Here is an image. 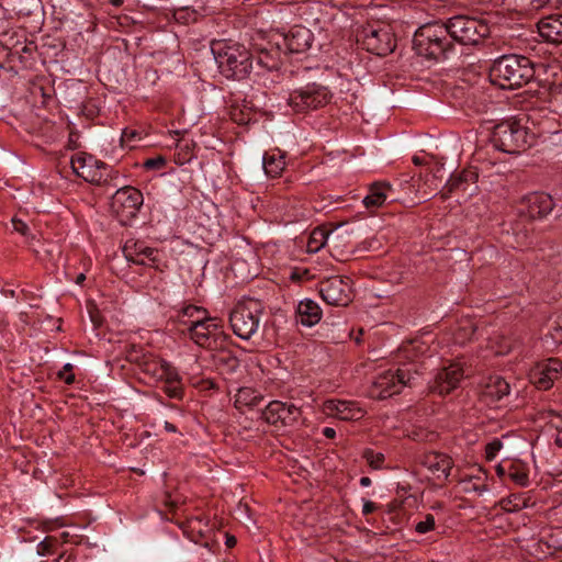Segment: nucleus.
Returning <instances> with one entry per match:
<instances>
[{
    "label": "nucleus",
    "mask_w": 562,
    "mask_h": 562,
    "mask_svg": "<svg viewBox=\"0 0 562 562\" xmlns=\"http://www.w3.org/2000/svg\"><path fill=\"white\" fill-rule=\"evenodd\" d=\"M176 146L180 149V150H183L186 151L184 154V157L183 159L184 160H190L191 157H192V150L195 146V143L193 140H188V139H179L176 144Z\"/></svg>",
    "instance_id": "45"
},
{
    "label": "nucleus",
    "mask_w": 562,
    "mask_h": 562,
    "mask_svg": "<svg viewBox=\"0 0 562 562\" xmlns=\"http://www.w3.org/2000/svg\"><path fill=\"white\" fill-rule=\"evenodd\" d=\"M162 390L171 398L182 397L183 391L180 382L164 383Z\"/></svg>",
    "instance_id": "40"
},
{
    "label": "nucleus",
    "mask_w": 562,
    "mask_h": 562,
    "mask_svg": "<svg viewBox=\"0 0 562 562\" xmlns=\"http://www.w3.org/2000/svg\"><path fill=\"white\" fill-rule=\"evenodd\" d=\"M12 225L15 232L20 233L23 236H26L29 234V226L25 222L22 220H19L16 217L12 218Z\"/></svg>",
    "instance_id": "48"
},
{
    "label": "nucleus",
    "mask_w": 562,
    "mask_h": 562,
    "mask_svg": "<svg viewBox=\"0 0 562 562\" xmlns=\"http://www.w3.org/2000/svg\"><path fill=\"white\" fill-rule=\"evenodd\" d=\"M423 464L430 474L441 481H447L453 468L452 459L441 452H428L424 456Z\"/></svg>",
    "instance_id": "19"
},
{
    "label": "nucleus",
    "mask_w": 562,
    "mask_h": 562,
    "mask_svg": "<svg viewBox=\"0 0 562 562\" xmlns=\"http://www.w3.org/2000/svg\"><path fill=\"white\" fill-rule=\"evenodd\" d=\"M252 113L249 109L234 105L231 109V119L238 125H246L251 121Z\"/></svg>",
    "instance_id": "32"
},
{
    "label": "nucleus",
    "mask_w": 562,
    "mask_h": 562,
    "mask_svg": "<svg viewBox=\"0 0 562 562\" xmlns=\"http://www.w3.org/2000/svg\"><path fill=\"white\" fill-rule=\"evenodd\" d=\"M297 322L304 326H313L317 324L322 318L321 307L313 300L306 299L297 305Z\"/></svg>",
    "instance_id": "25"
},
{
    "label": "nucleus",
    "mask_w": 562,
    "mask_h": 562,
    "mask_svg": "<svg viewBox=\"0 0 562 562\" xmlns=\"http://www.w3.org/2000/svg\"><path fill=\"white\" fill-rule=\"evenodd\" d=\"M412 161L416 166H422L424 164V159L419 156H413Z\"/></svg>",
    "instance_id": "58"
},
{
    "label": "nucleus",
    "mask_w": 562,
    "mask_h": 562,
    "mask_svg": "<svg viewBox=\"0 0 562 562\" xmlns=\"http://www.w3.org/2000/svg\"><path fill=\"white\" fill-rule=\"evenodd\" d=\"M508 475L516 484L520 486L528 485L529 477L525 471L519 470L517 468H510Z\"/></svg>",
    "instance_id": "39"
},
{
    "label": "nucleus",
    "mask_w": 562,
    "mask_h": 562,
    "mask_svg": "<svg viewBox=\"0 0 562 562\" xmlns=\"http://www.w3.org/2000/svg\"><path fill=\"white\" fill-rule=\"evenodd\" d=\"M331 94L329 90L317 83L293 90L288 99V104L295 113H306L317 110L329 103Z\"/></svg>",
    "instance_id": "8"
},
{
    "label": "nucleus",
    "mask_w": 562,
    "mask_h": 562,
    "mask_svg": "<svg viewBox=\"0 0 562 562\" xmlns=\"http://www.w3.org/2000/svg\"><path fill=\"white\" fill-rule=\"evenodd\" d=\"M535 76L531 60L521 55H504L490 69V80L502 89H517L527 85Z\"/></svg>",
    "instance_id": "1"
},
{
    "label": "nucleus",
    "mask_w": 562,
    "mask_h": 562,
    "mask_svg": "<svg viewBox=\"0 0 562 562\" xmlns=\"http://www.w3.org/2000/svg\"><path fill=\"white\" fill-rule=\"evenodd\" d=\"M262 167L268 177H279L285 168V156L280 150L266 153L262 157Z\"/></svg>",
    "instance_id": "28"
},
{
    "label": "nucleus",
    "mask_w": 562,
    "mask_h": 562,
    "mask_svg": "<svg viewBox=\"0 0 562 562\" xmlns=\"http://www.w3.org/2000/svg\"><path fill=\"white\" fill-rule=\"evenodd\" d=\"M257 63L259 66H261L268 70H272V69L277 68V65H278L277 60L266 50H262L259 54Z\"/></svg>",
    "instance_id": "41"
},
{
    "label": "nucleus",
    "mask_w": 562,
    "mask_h": 562,
    "mask_svg": "<svg viewBox=\"0 0 562 562\" xmlns=\"http://www.w3.org/2000/svg\"><path fill=\"white\" fill-rule=\"evenodd\" d=\"M123 254L127 261L135 265L158 267V250L145 246L144 243L127 240L123 247Z\"/></svg>",
    "instance_id": "17"
},
{
    "label": "nucleus",
    "mask_w": 562,
    "mask_h": 562,
    "mask_svg": "<svg viewBox=\"0 0 562 562\" xmlns=\"http://www.w3.org/2000/svg\"><path fill=\"white\" fill-rule=\"evenodd\" d=\"M504 345L497 350V353L505 355L512 350V344L507 338H503Z\"/></svg>",
    "instance_id": "52"
},
{
    "label": "nucleus",
    "mask_w": 562,
    "mask_h": 562,
    "mask_svg": "<svg viewBox=\"0 0 562 562\" xmlns=\"http://www.w3.org/2000/svg\"><path fill=\"white\" fill-rule=\"evenodd\" d=\"M462 184V178L458 175L456 177H450L445 186V190L441 192V198L447 199L451 192L457 190Z\"/></svg>",
    "instance_id": "43"
},
{
    "label": "nucleus",
    "mask_w": 562,
    "mask_h": 562,
    "mask_svg": "<svg viewBox=\"0 0 562 562\" xmlns=\"http://www.w3.org/2000/svg\"><path fill=\"white\" fill-rule=\"evenodd\" d=\"M340 237L341 235L338 228L327 231L324 227H316L312 231L308 237L306 245L307 251L312 254L317 252L325 245H333L334 247H337Z\"/></svg>",
    "instance_id": "22"
},
{
    "label": "nucleus",
    "mask_w": 562,
    "mask_h": 562,
    "mask_svg": "<svg viewBox=\"0 0 562 562\" xmlns=\"http://www.w3.org/2000/svg\"><path fill=\"white\" fill-rule=\"evenodd\" d=\"M109 1L114 7H121L124 2V0H109Z\"/></svg>",
    "instance_id": "63"
},
{
    "label": "nucleus",
    "mask_w": 562,
    "mask_h": 562,
    "mask_svg": "<svg viewBox=\"0 0 562 562\" xmlns=\"http://www.w3.org/2000/svg\"><path fill=\"white\" fill-rule=\"evenodd\" d=\"M435 525V517L431 514H427L424 520H420L415 525V531L423 535L434 530Z\"/></svg>",
    "instance_id": "38"
},
{
    "label": "nucleus",
    "mask_w": 562,
    "mask_h": 562,
    "mask_svg": "<svg viewBox=\"0 0 562 562\" xmlns=\"http://www.w3.org/2000/svg\"><path fill=\"white\" fill-rule=\"evenodd\" d=\"M142 204V192L132 187H124L112 196L111 209L121 222H126L136 216Z\"/></svg>",
    "instance_id": "12"
},
{
    "label": "nucleus",
    "mask_w": 562,
    "mask_h": 562,
    "mask_svg": "<svg viewBox=\"0 0 562 562\" xmlns=\"http://www.w3.org/2000/svg\"><path fill=\"white\" fill-rule=\"evenodd\" d=\"M447 34L448 31L445 23L423 25L414 34V49L420 56L438 59L445 55L449 46Z\"/></svg>",
    "instance_id": "5"
},
{
    "label": "nucleus",
    "mask_w": 562,
    "mask_h": 562,
    "mask_svg": "<svg viewBox=\"0 0 562 562\" xmlns=\"http://www.w3.org/2000/svg\"><path fill=\"white\" fill-rule=\"evenodd\" d=\"M86 280L85 273H79L75 280V282L79 285H82L83 281Z\"/></svg>",
    "instance_id": "59"
},
{
    "label": "nucleus",
    "mask_w": 562,
    "mask_h": 562,
    "mask_svg": "<svg viewBox=\"0 0 562 562\" xmlns=\"http://www.w3.org/2000/svg\"><path fill=\"white\" fill-rule=\"evenodd\" d=\"M525 214L521 218L516 222L513 227V234L515 235V244L513 247L527 246L529 240V231L524 226V220L526 217L535 220L547 216L553 210L554 203L550 194L544 192H536L526 198Z\"/></svg>",
    "instance_id": "7"
},
{
    "label": "nucleus",
    "mask_w": 562,
    "mask_h": 562,
    "mask_svg": "<svg viewBox=\"0 0 562 562\" xmlns=\"http://www.w3.org/2000/svg\"><path fill=\"white\" fill-rule=\"evenodd\" d=\"M262 401L261 393L251 387H240L234 396V405L240 412L257 407Z\"/></svg>",
    "instance_id": "26"
},
{
    "label": "nucleus",
    "mask_w": 562,
    "mask_h": 562,
    "mask_svg": "<svg viewBox=\"0 0 562 562\" xmlns=\"http://www.w3.org/2000/svg\"><path fill=\"white\" fill-rule=\"evenodd\" d=\"M207 312L201 306L187 305L182 307L178 314L179 324L188 328L192 321L206 318Z\"/></svg>",
    "instance_id": "30"
},
{
    "label": "nucleus",
    "mask_w": 562,
    "mask_h": 562,
    "mask_svg": "<svg viewBox=\"0 0 562 562\" xmlns=\"http://www.w3.org/2000/svg\"><path fill=\"white\" fill-rule=\"evenodd\" d=\"M501 505L507 512H517L526 506V499L518 494H513L502 499Z\"/></svg>",
    "instance_id": "33"
},
{
    "label": "nucleus",
    "mask_w": 562,
    "mask_h": 562,
    "mask_svg": "<svg viewBox=\"0 0 562 562\" xmlns=\"http://www.w3.org/2000/svg\"><path fill=\"white\" fill-rule=\"evenodd\" d=\"M300 408L280 401L270 402L262 411V418L271 425L291 426L300 417Z\"/></svg>",
    "instance_id": "15"
},
{
    "label": "nucleus",
    "mask_w": 562,
    "mask_h": 562,
    "mask_svg": "<svg viewBox=\"0 0 562 562\" xmlns=\"http://www.w3.org/2000/svg\"><path fill=\"white\" fill-rule=\"evenodd\" d=\"M532 136L517 120L503 121L495 125L491 140L495 148L507 154H519L531 145Z\"/></svg>",
    "instance_id": "3"
},
{
    "label": "nucleus",
    "mask_w": 562,
    "mask_h": 562,
    "mask_svg": "<svg viewBox=\"0 0 562 562\" xmlns=\"http://www.w3.org/2000/svg\"><path fill=\"white\" fill-rule=\"evenodd\" d=\"M322 299L329 305L347 306L352 302L351 280L340 276L329 277L318 284Z\"/></svg>",
    "instance_id": "10"
},
{
    "label": "nucleus",
    "mask_w": 562,
    "mask_h": 562,
    "mask_svg": "<svg viewBox=\"0 0 562 562\" xmlns=\"http://www.w3.org/2000/svg\"><path fill=\"white\" fill-rule=\"evenodd\" d=\"M463 376L462 367L459 363H451L436 374L430 389L432 392H437L440 395L449 394L459 385Z\"/></svg>",
    "instance_id": "18"
},
{
    "label": "nucleus",
    "mask_w": 562,
    "mask_h": 562,
    "mask_svg": "<svg viewBox=\"0 0 562 562\" xmlns=\"http://www.w3.org/2000/svg\"><path fill=\"white\" fill-rule=\"evenodd\" d=\"M375 509H376L375 503H373L371 501H366L363 503L362 514L363 515H369V514L373 513Z\"/></svg>",
    "instance_id": "51"
},
{
    "label": "nucleus",
    "mask_w": 562,
    "mask_h": 562,
    "mask_svg": "<svg viewBox=\"0 0 562 562\" xmlns=\"http://www.w3.org/2000/svg\"><path fill=\"white\" fill-rule=\"evenodd\" d=\"M358 42L370 53L386 56L396 47L394 34L387 25H368L358 35Z\"/></svg>",
    "instance_id": "9"
},
{
    "label": "nucleus",
    "mask_w": 562,
    "mask_h": 562,
    "mask_svg": "<svg viewBox=\"0 0 562 562\" xmlns=\"http://www.w3.org/2000/svg\"><path fill=\"white\" fill-rule=\"evenodd\" d=\"M53 546V539L50 537H46L43 541H41L37 546V553L40 555H46L50 553Z\"/></svg>",
    "instance_id": "46"
},
{
    "label": "nucleus",
    "mask_w": 562,
    "mask_h": 562,
    "mask_svg": "<svg viewBox=\"0 0 562 562\" xmlns=\"http://www.w3.org/2000/svg\"><path fill=\"white\" fill-rule=\"evenodd\" d=\"M445 24L448 34L463 45H477L491 33L485 21L468 15L452 16Z\"/></svg>",
    "instance_id": "6"
},
{
    "label": "nucleus",
    "mask_w": 562,
    "mask_h": 562,
    "mask_svg": "<svg viewBox=\"0 0 562 562\" xmlns=\"http://www.w3.org/2000/svg\"><path fill=\"white\" fill-rule=\"evenodd\" d=\"M502 447L503 443L498 438L493 439L485 447V458L488 461H492L496 457L497 452L502 449Z\"/></svg>",
    "instance_id": "42"
},
{
    "label": "nucleus",
    "mask_w": 562,
    "mask_h": 562,
    "mask_svg": "<svg viewBox=\"0 0 562 562\" xmlns=\"http://www.w3.org/2000/svg\"><path fill=\"white\" fill-rule=\"evenodd\" d=\"M166 158L162 156H157L154 158H148L144 161L143 166L147 170H159L166 166Z\"/></svg>",
    "instance_id": "44"
},
{
    "label": "nucleus",
    "mask_w": 562,
    "mask_h": 562,
    "mask_svg": "<svg viewBox=\"0 0 562 562\" xmlns=\"http://www.w3.org/2000/svg\"><path fill=\"white\" fill-rule=\"evenodd\" d=\"M212 52L220 72L228 79H245L252 69L249 50L241 44L218 42L212 46Z\"/></svg>",
    "instance_id": "2"
},
{
    "label": "nucleus",
    "mask_w": 562,
    "mask_h": 562,
    "mask_svg": "<svg viewBox=\"0 0 562 562\" xmlns=\"http://www.w3.org/2000/svg\"><path fill=\"white\" fill-rule=\"evenodd\" d=\"M323 435H324L326 438L333 439V438H335V436H336V431H335V429H334V428L326 427V428H324V430H323Z\"/></svg>",
    "instance_id": "54"
},
{
    "label": "nucleus",
    "mask_w": 562,
    "mask_h": 562,
    "mask_svg": "<svg viewBox=\"0 0 562 562\" xmlns=\"http://www.w3.org/2000/svg\"><path fill=\"white\" fill-rule=\"evenodd\" d=\"M166 361L156 360V359H147L143 362V370L147 373H150L153 376L158 379V374L160 373V367L165 364Z\"/></svg>",
    "instance_id": "37"
},
{
    "label": "nucleus",
    "mask_w": 562,
    "mask_h": 562,
    "mask_svg": "<svg viewBox=\"0 0 562 562\" xmlns=\"http://www.w3.org/2000/svg\"><path fill=\"white\" fill-rule=\"evenodd\" d=\"M561 372L562 361L551 358L537 363L529 372V380L538 390L547 391L560 378Z\"/></svg>",
    "instance_id": "14"
},
{
    "label": "nucleus",
    "mask_w": 562,
    "mask_h": 562,
    "mask_svg": "<svg viewBox=\"0 0 562 562\" xmlns=\"http://www.w3.org/2000/svg\"><path fill=\"white\" fill-rule=\"evenodd\" d=\"M325 407L341 420H357L363 416V411L355 402L329 400Z\"/></svg>",
    "instance_id": "24"
},
{
    "label": "nucleus",
    "mask_w": 562,
    "mask_h": 562,
    "mask_svg": "<svg viewBox=\"0 0 562 562\" xmlns=\"http://www.w3.org/2000/svg\"><path fill=\"white\" fill-rule=\"evenodd\" d=\"M496 472H497L498 476H503L505 474V470L502 465L496 467Z\"/></svg>",
    "instance_id": "64"
},
{
    "label": "nucleus",
    "mask_w": 562,
    "mask_h": 562,
    "mask_svg": "<svg viewBox=\"0 0 562 562\" xmlns=\"http://www.w3.org/2000/svg\"><path fill=\"white\" fill-rule=\"evenodd\" d=\"M392 187L387 182H374L370 186L369 193L363 199L367 209L380 207L384 204Z\"/></svg>",
    "instance_id": "27"
},
{
    "label": "nucleus",
    "mask_w": 562,
    "mask_h": 562,
    "mask_svg": "<svg viewBox=\"0 0 562 562\" xmlns=\"http://www.w3.org/2000/svg\"><path fill=\"white\" fill-rule=\"evenodd\" d=\"M265 306L260 300L245 299L229 314L231 327L241 339L251 338L258 330Z\"/></svg>",
    "instance_id": "4"
},
{
    "label": "nucleus",
    "mask_w": 562,
    "mask_h": 562,
    "mask_svg": "<svg viewBox=\"0 0 562 562\" xmlns=\"http://www.w3.org/2000/svg\"><path fill=\"white\" fill-rule=\"evenodd\" d=\"M459 176L462 178V183H474L479 177L474 169H465Z\"/></svg>",
    "instance_id": "47"
},
{
    "label": "nucleus",
    "mask_w": 562,
    "mask_h": 562,
    "mask_svg": "<svg viewBox=\"0 0 562 562\" xmlns=\"http://www.w3.org/2000/svg\"><path fill=\"white\" fill-rule=\"evenodd\" d=\"M510 392L509 383L499 375H491L482 386V396L487 404H494L508 396Z\"/></svg>",
    "instance_id": "21"
},
{
    "label": "nucleus",
    "mask_w": 562,
    "mask_h": 562,
    "mask_svg": "<svg viewBox=\"0 0 562 562\" xmlns=\"http://www.w3.org/2000/svg\"><path fill=\"white\" fill-rule=\"evenodd\" d=\"M283 41L290 53H303L311 47L313 33L305 26L295 25L284 35Z\"/></svg>",
    "instance_id": "20"
},
{
    "label": "nucleus",
    "mask_w": 562,
    "mask_h": 562,
    "mask_svg": "<svg viewBox=\"0 0 562 562\" xmlns=\"http://www.w3.org/2000/svg\"><path fill=\"white\" fill-rule=\"evenodd\" d=\"M165 429L169 432H176L177 428L172 423L166 422L165 423Z\"/></svg>",
    "instance_id": "57"
},
{
    "label": "nucleus",
    "mask_w": 562,
    "mask_h": 562,
    "mask_svg": "<svg viewBox=\"0 0 562 562\" xmlns=\"http://www.w3.org/2000/svg\"><path fill=\"white\" fill-rule=\"evenodd\" d=\"M475 334V328L472 323L468 322L463 327H460L456 333V340L458 342H464L471 340Z\"/></svg>",
    "instance_id": "36"
},
{
    "label": "nucleus",
    "mask_w": 562,
    "mask_h": 562,
    "mask_svg": "<svg viewBox=\"0 0 562 562\" xmlns=\"http://www.w3.org/2000/svg\"><path fill=\"white\" fill-rule=\"evenodd\" d=\"M186 331L198 346L210 348L214 337L220 333V325L216 318L206 316L201 321H192L188 328L182 329V333Z\"/></svg>",
    "instance_id": "16"
},
{
    "label": "nucleus",
    "mask_w": 562,
    "mask_h": 562,
    "mask_svg": "<svg viewBox=\"0 0 562 562\" xmlns=\"http://www.w3.org/2000/svg\"><path fill=\"white\" fill-rule=\"evenodd\" d=\"M217 364L220 369L227 373L236 372L240 367V361L237 357L233 356L229 352L222 353L217 359Z\"/></svg>",
    "instance_id": "31"
},
{
    "label": "nucleus",
    "mask_w": 562,
    "mask_h": 562,
    "mask_svg": "<svg viewBox=\"0 0 562 562\" xmlns=\"http://www.w3.org/2000/svg\"><path fill=\"white\" fill-rule=\"evenodd\" d=\"M553 338L557 340H562V315L559 316L555 326L553 327Z\"/></svg>",
    "instance_id": "50"
},
{
    "label": "nucleus",
    "mask_w": 562,
    "mask_h": 562,
    "mask_svg": "<svg viewBox=\"0 0 562 562\" xmlns=\"http://www.w3.org/2000/svg\"><path fill=\"white\" fill-rule=\"evenodd\" d=\"M531 3L536 7H542L547 3V0H532Z\"/></svg>",
    "instance_id": "61"
},
{
    "label": "nucleus",
    "mask_w": 562,
    "mask_h": 562,
    "mask_svg": "<svg viewBox=\"0 0 562 562\" xmlns=\"http://www.w3.org/2000/svg\"><path fill=\"white\" fill-rule=\"evenodd\" d=\"M72 368L74 367L71 363H66L61 371H64V374H66V372H68V374H69L71 372Z\"/></svg>",
    "instance_id": "62"
},
{
    "label": "nucleus",
    "mask_w": 562,
    "mask_h": 562,
    "mask_svg": "<svg viewBox=\"0 0 562 562\" xmlns=\"http://www.w3.org/2000/svg\"><path fill=\"white\" fill-rule=\"evenodd\" d=\"M71 168L78 177L91 183H100L106 179L105 164L92 156L77 154L71 158Z\"/></svg>",
    "instance_id": "13"
},
{
    "label": "nucleus",
    "mask_w": 562,
    "mask_h": 562,
    "mask_svg": "<svg viewBox=\"0 0 562 562\" xmlns=\"http://www.w3.org/2000/svg\"><path fill=\"white\" fill-rule=\"evenodd\" d=\"M237 543V540L234 536L232 535H226V541H225V544L227 546V548H233L235 547Z\"/></svg>",
    "instance_id": "55"
},
{
    "label": "nucleus",
    "mask_w": 562,
    "mask_h": 562,
    "mask_svg": "<svg viewBox=\"0 0 562 562\" xmlns=\"http://www.w3.org/2000/svg\"><path fill=\"white\" fill-rule=\"evenodd\" d=\"M158 379L162 380L164 383L180 382L178 372L168 362L160 367V373L158 374Z\"/></svg>",
    "instance_id": "35"
},
{
    "label": "nucleus",
    "mask_w": 562,
    "mask_h": 562,
    "mask_svg": "<svg viewBox=\"0 0 562 562\" xmlns=\"http://www.w3.org/2000/svg\"><path fill=\"white\" fill-rule=\"evenodd\" d=\"M360 484L362 486H369L371 484V479L368 476H363L360 479Z\"/></svg>",
    "instance_id": "60"
},
{
    "label": "nucleus",
    "mask_w": 562,
    "mask_h": 562,
    "mask_svg": "<svg viewBox=\"0 0 562 562\" xmlns=\"http://www.w3.org/2000/svg\"><path fill=\"white\" fill-rule=\"evenodd\" d=\"M487 474L482 469L477 470V474L467 475L459 480V483L462 485V490L464 493H476L482 495L483 493L488 491L487 484Z\"/></svg>",
    "instance_id": "29"
},
{
    "label": "nucleus",
    "mask_w": 562,
    "mask_h": 562,
    "mask_svg": "<svg viewBox=\"0 0 562 562\" xmlns=\"http://www.w3.org/2000/svg\"><path fill=\"white\" fill-rule=\"evenodd\" d=\"M136 136H138V133L136 131L125 128L122 132L121 142L123 144L130 145V142L133 140Z\"/></svg>",
    "instance_id": "49"
},
{
    "label": "nucleus",
    "mask_w": 562,
    "mask_h": 562,
    "mask_svg": "<svg viewBox=\"0 0 562 562\" xmlns=\"http://www.w3.org/2000/svg\"><path fill=\"white\" fill-rule=\"evenodd\" d=\"M362 457L367 460L368 464L374 470L381 469L385 460L383 453L374 452L371 449H366L362 453Z\"/></svg>",
    "instance_id": "34"
},
{
    "label": "nucleus",
    "mask_w": 562,
    "mask_h": 562,
    "mask_svg": "<svg viewBox=\"0 0 562 562\" xmlns=\"http://www.w3.org/2000/svg\"><path fill=\"white\" fill-rule=\"evenodd\" d=\"M411 370L400 368L396 372L385 371L373 382L371 395L383 400L401 392L402 387L411 384Z\"/></svg>",
    "instance_id": "11"
},
{
    "label": "nucleus",
    "mask_w": 562,
    "mask_h": 562,
    "mask_svg": "<svg viewBox=\"0 0 562 562\" xmlns=\"http://www.w3.org/2000/svg\"><path fill=\"white\" fill-rule=\"evenodd\" d=\"M58 376L63 379L67 384H71L75 381V375L72 373L64 374V371H59Z\"/></svg>",
    "instance_id": "53"
},
{
    "label": "nucleus",
    "mask_w": 562,
    "mask_h": 562,
    "mask_svg": "<svg viewBox=\"0 0 562 562\" xmlns=\"http://www.w3.org/2000/svg\"><path fill=\"white\" fill-rule=\"evenodd\" d=\"M540 36L547 42L562 44V14H553L538 22Z\"/></svg>",
    "instance_id": "23"
},
{
    "label": "nucleus",
    "mask_w": 562,
    "mask_h": 562,
    "mask_svg": "<svg viewBox=\"0 0 562 562\" xmlns=\"http://www.w3.org/2000/svg\"><path fill=\"white\" fill-rule=\"evenodd\" d=\"M415 349H416L415 342L412 341L407 346L403 347L402 352L407 355L411 352V350H415Z\"/></svg>",
    "instance_id": "56"
}]
</instances>
